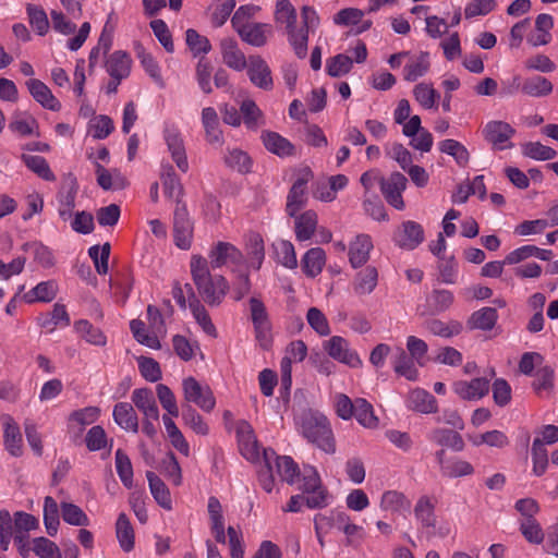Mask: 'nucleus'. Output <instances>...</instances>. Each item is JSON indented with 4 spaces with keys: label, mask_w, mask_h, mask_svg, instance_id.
Here are the masks:
<instances>
[{
    "label": "nucleus",
    "mask_w": 558,
    "mask_h": 558,
    "mask_svg": "<svg viewBox=\"0 0 558 558\" xmlns=\"http://www.w3.org/2000/svg\"><path fill=\"white\" fill-rule=\"evenodd\" d=\"M301 435L326 453L336 451V441L328 418L313 409H303L294 415Z\"/></svg>",
    "instance_id": "nucleus-1"
},
{
    "label": "nucleus",
    "mask_w": 558,
    "mask_h": 558,
    "mask_svg": "<svg viewBox=\"0 0 558 558\" xmlns=\"http://www.w3.org/2000/svg\"><path fill=\"white\" fill-rule=\"evenodd\" d=\"M296 10L290 0H277L275 21L284 27L288 41L298 58L304 59L305 29L299 31L296 26Z\"/></svg>",
    "instance_id": "nucleus-2"
},
{
    "label": "nucleus",
    "mask_w": 558,
    "mask_h": 558,
    "mask_svg": "<svg viewBox=\"0 0 558 558\" xmlns=\"http://www.w3.org/2000/svg\"><path fill=\"white\" fill-rule=\"evenodd\" d=\"M185 404L194 403L204 412H211L216 405V398L209 386L201 385L194 377L190 376L182 381Z\"/></svg>",
    "instance_id": "nucleus-3"
},
{
    "label": "nucleus",
    "mask_w": 558,
    "mask_h": 558,
    "mask_svg": "<svg viewBox=\"0 0 558 558\" xmlns=\"http://www.w3.org/2000/svg\"><path fill=\"white\" fill-rule=\"evenodd\" d=\"M314 178L313 171L308 168H302L293 182L288 196L286 211L294 217L307 203V183Z\"/></svg>",
    "instance_id": "nucleus-4"
},
{
    "label": "nucleus",
    "mask_w": 558,
    "mask_h": 558,
    "mask_svg": "<svg viewBox=\"0 0 558 558\" xmlns=\"http://www.w3.org/2000/svg\"><path fill=\"white\" fill-rule=\"evenodd\" d=\"M265 466H272L281 481L292 485L300 476L299 465L289 456H278L271 448L263 449Z\"/></svg>",
    "instance_id": "nucleus-5"
},
{
    "label": "nucleus",
    "mask_w": 558,
    "mask_h": 558,
    "mask_svg": "<svg viewBox=\"0 0 558 558\" xmlns=\"http://www.w3.org/2000/svg\"><path fill=\"white\" fill-rule=\"evenodd\" d=\"M482 133L485 141H487L495 150H505L513 147L511 138L514 136L515 130L505 121H488Z\"/></svg>",
    "instance_id": "nucleus-6"
},
{
    "label": "nucleus",
    "mask_w": 558,
    "mask_h": 558,
    "mask_svg": "<svg viewBox=\"0 0 558 558\" xmlns=\"http://www.w3.org/2000/svg\"><path fill=\"white\" fill-rule=\"evenodd\" d=\"M408 180L400 172H392L388 178L379 180L380 191L386 202L398 210L404 208L402 193L407 189Z\"/></svg>",
    "instance_id": "nucleus-7"
},
{
    "label": "nucleus",
    "mask_w": 558,
    "mask_h": 558,
    "mask_svg": "<svg viewBox=\"0 0 558 558\" xmlns=\"http://www.w3.org/2000/svg\"><path fill=\"white\" fill-rule=\"evenodd\" d=\"M434 256L437 257V268L439 279L447 284H453L458 276V263L453 251H449L448 246H430Z\"/></svg>",
    "instance_id": "nucleus-8"
},
{
    "label": "nucleus",
    "mask_w": 558,
    "mask_h": 558,
    "mask_svg": "<svg viewBox=\"0 0 558 558\" xmlns=\"http://www.w3.org/2000/svg\"><path fill=\"white\" fill-rule=\"evenodd\" d=\"M196 288L202 295L203 300L211 305H219L229 290V283L222 276H210L201 283L196 284Z\"/></svg>",
    "instance_id": "nucleus-9"
},
{
    "label": "nucleus",
    "mask_w": 558,
    "mask_h": 558,
    "mask_svg": "<svg viewBox=\"0 0 558 558\" xmlns=\"http://www.w3.org/2000/svg\"><path fill=\"white\" fill-rule=\"evenodd\" d=\"M163 138L172 160L182 172H187L189 161L186 157L184 141L178 128L170 125L163 131Z\"/></svg>",
    "instance_id": "nucleus-10"
},
{
    "label": "nucleus",
    "mask_w": 558,
    "mask_h": 558,
    "mask_svg": "<svg viewBox=\"0 0 558 558\" xmlns=\"http://www.w3.org/2000/svg\"><path fill=\"white\" fill-rule=\"evenodd\" d=\"M324 349L330 357L351 367H356L362 363L357 353L352 351L349 348V342L340 336H332L326 340Z\"/></svg>",
    "instance_id": "nucleus-11"
},
{
    "label": "nucleus",
    "mask_w": 558,
    "mask_h": 558,
    "mask_svg": "<svg viewBox=\"0 0 558 558\" xmlns=\"http://www.w3.org/2000/svg\"><path fill=\"white\" fill-rule=\"evenodd\" d=\"M247 75L250 81L264 90H270L274 86L271 71L266 61L259 56H251L248 59Z\"/></svg>",
    "instance_id": "nucleus-12"
},
{
    "label": "nucleus",
    "mask_w": 558,
    "mask_h": 558,
    "mask_svg": "<svg viewBox=\"0 0 558 558\" xmlns=\"http://www.w3.org/2000/svg\"><path fill=\"white\" fill-rule=\"evenodd\" d=\"M453 391L463 400H480L488 393L489 380L484 377L458 380L453 384Z\"/></svg>",
    "instance_id": "nucleus-13"
},
{
    "label": "nucleus",
    "mask_w": 558,
    "mask_h": 558,
    "mask_svg": "<svg viewBox=\"0 0 558 558\" xmlns=\"http://www.w3.org/2000/svg\"><path fill=\"white\" fill-rule=\"evenodd\" d=\"M77 190L78 185L76 179L70 175L64 180L61 190L58 193V211L63 220H68L72 216L73 209L75 207Z\"/></svg>",
    "instance_id": "nucleus-14"
},
{
    "label": "nucleus",
    "mask_w": 558,
    "mask_h": 558,
    "mask_svg": "<svg viewBox=\"0 0 558 558\" xmlns=\"http://www.w3.org/2000/svg\"><path fill=\"white\" fill-rule=\"evenodd\" d=\"M207 511L209 515L210 532L215 541L219 544L227 543L225 517L222 506L219 499L215 496L208 498Z\"/></svg>",
    "instance_id": "nucleus-15"
},
{
    "label": "nucleus",
    "mask_w": 558,
    "mask_h": 558,
    "mask_svg": "<svg viewBox=\"0 0 558 558\" xmlns=\"http://www.w3.org/2000/svg\"><path fill=\"white\" fill-rule=\"evenodd\" d=\"M26 86L32 97L45 109L51 111H59L61 109V102L40 80L31 78L26 82Z\"/></svg>",
    "instance_id": "nucleus-16"
},
{
    "label": "nucleus",
    "mask_w": 558,
    "mask_h": 558,
    "mask_svg": "<svg viewBox=\"0 0 558 558\" xmlns=\"http://www.w3.org/2000/svg\"><path fill=\"white\" fill-rule=\"evenodd\" d=\"M193 226L185 205H177L173 217L174 244H190Z\"/></svg>",
    "instance_id": "nucleus-17"
},
{
    "label": "nucleus",
    "mask_w": 558,
    "mask_h": 558,
    "mask_svg": "<svg viewBox=\"0 0 558 558\" xmlns=\"http://www.w3.org/2000/svg\"><path fill=\"white\" fill-rule=\"evenodd\" d=\"M134 405L143 413L148 420L158 421L159 410L155 396L149 388H138L133 390L131 396Z\"/></svg>",
    "instance_id": "nucleus-18"
},
{
    "label": "nucleus",
    "mask_w": 558,
    "mask_h": 558,
    "mask_svg": "<svg viewBox=\"0 0 558 558\" xmlns=\"http://www.w3.org/2000/svg\"><path fill=\"white\" fill-rule=\"evenodd\" d=\"M260 137L265 148L280 158L293 156L295 153L294 145L277 132L265 131Z\"/></svg>",
    "instance_id": "nucleus-19"
},
{
    "label": "nucleus",
    "mask_w": 558,
    "mask_h": 558,
    "mask_svg": "<svg viewBox=\"0 0 558 558\" xmlns=\"http://www.w3.org/2000/svg\"><path fill=\"white\" fill-rule=\"evenodd\" d=\"M222 60L227 66L235 71H242L248 62L244 53L232 38H225L220 43Z\"/></svg>",
    "instance_id": "nucleus-20"
},
{
    "label": "nucleus",
    "mask_w": 558,
    "mask_h": 558,
    "mask_svg": "<svg viewBox=\"0 0 558 558\" xmlns=\"http://www.w3.org/2000/svg\"><path fill=\"white\" fill-rule=\"evenodd\" d=\"M132 59L122 50L112 52L105 62V68L110 77L126 78L131 73Z\"/></svg>",
    "instance_id": "nucleus-21"
},
{
    "label": "nucleus",
    "mask_w": 558,
    "mask_h": 558,
    "mask_svg": "<svg viewBox=\"0 0 558 558\" xmlns=\"http://www.w3.org/2000/svg\"><path fill=\"white\" fill-rule=\"evenodd\" d=\"M408 58L403 69V78L408 82H415L428 72L430 66L429 53L425 51L413 56L409 53Z\"/></svg>",
    "instance_id": "nucleus-22"
},
{
    "label": "nucleus",
    "mask_w": 558,
    "mask_h": 558,
    "mask_svg": "<svg viewBox=\"0 0 558 558\" xmlns=\"http://www.w3.org/2000/svg\"><path fill=\"white\" fill-rule=\"evenodd\" d=\"M209 257L213 268L241 265L244 262V256L236 246H215Z\"/></svg>",
    "instance_id": "nucleus-23"
},
{
    "label": "nucleus",
    "mask_w": 558,
    "mask_h": 558,
    "mask_svg": "<svg viewBox=\"0 0 558 558\" xmlns=\"http://www.w3.org/2000/svg\"><path fill=\"white\" fill-rule=\"evenodd\" d=\"M95 173L98 185L105 191L123 190L128 185L126 179L119 170L110 171L98 161L95 162Z\"/></svg>",
    "instance_id": "nucleus-24"
},
{
    "label": "nucleus",
    "mask_w": 558,
    "mask_h": 558,
    "mask_svg": "<svg viewBox=\"0 0 558 558\" xmlns=\"http://www.w3.org/2000/svg\"><path fill=\"white\" fill-rule=\"evenodd\" d=\"M112 416L114 422L123 429L138 432V418L133 405L129 402H119L114 405Z\"/></svg>",
    "instance_id": "nucleus-25"
},
{
    "label": "nucleus",
    "mask_w": 558,
    "mask_h": 558,
    "mask_svg": "<svg viewBox=\"0 0 558 558\" xmlns=\"http://www.w3.org/2000/svg\"><path fill=\"white\" fill-rule=\"evenodd\" d=\"M428 439L439 446L449 447L452 450L460 452L464 449V440L462 436L452 429L435 428L429 435Z\"/></svg>",
    "instance_id": "nucleus-26"
},
{
    "label": "nucleus",
    "mask_w": 558,
    "mask_h": 558,
    "mask_svg": "<svg viewBox=\"0 0 558 558\" xmlns=\"http://www.w3.org/2000/svg\"><path fill=\"white\" fill-rule=\"evenodd\" d=\"M269 27L263 23H247L235 27L242 40L254 47H262L266 44V31Z\"/></svg>",
    "instance_id": "nucleus-27"
},
{
    "label": "nucleus",
    "mask_w": 558,
    "mask_h": 558,
    "mask_svg": "<svg viewBox=\"0 0 558 558\" xmlns=\"http://www.w3.org/2000/svg\"><path fill=\"white\" fill-rule=\"evenodd\" d=\"M223 160L228 168L241 174L248 173L252 170V158L242 149L228 147L226 149Z\"/></svg>",
    "instance_id": "nucleus-28"
},
{
    "label": "nucleus",
    "mask_w": 558,
    "mask_h": 558,
    "mask_svg": "<svg viewBox=\"0 0 558 558\" xmlns=\"http://www.w3.org/2000/svg\"><path fill=\"white\" fill-rule=\"evenodd\" d=\"M160 179L163 185L165 195L169 198L175 199L177 205H182L180 203V197L182 195L183 187L171 165H162Z\"/></svg>",
    "instance_id": "nucleus-29"
},
{
    "label": "nucleus",
    "mask_w": 558,
    "mask_h": 558,
    "mask_svg": "<svg viewBox=\"0 0 558 558\" xmlns=\"http://www.w3.org/2000/svg\"><path fill=\"white\" fill-rule=\"evenodd\" d=\"M202 123L205 130L206 140L210 144H222V132L219 128V118L213 107H206L202 111Z\"/></svg>",
    "instance_id": "nucleus-30"
},
{
    "label": "nucleus",
    "mask_w": 558,
    "mask_h": 558,
    "mask_svg": "<svg viewBox=\"0 0 558 558\" xmlns=\"http://www.w3.org/2000/svg\"><path fill=\"white\" fill-rule=\"evenodd\" d=\"M150 493L157 504L166 510L172 509L170 492L161 478L151 471L146 472Z\"/></svg>",
    "instance_id": "nucleus-31"
},
{
    "label": "nucleus",
    "mask_w": 558,
    "mask_h": 558,
    "mask_svg": "<svg viewBox=\"0 0 558 558\" xmlns=\"http://www.w3.org/2000/svg\"><path fill=\"white\" fill-rule=\"evenodd\" d=\"M408 401L409 407L417 412L428 414L437 411V400L430 392L424 389L417 388L412 390Z\"/></svg>",
    "instance_id": "nucleus-32"
},
{
    "label": "nucleus",
    "mask_w": 558,
    "mask_h": 558,
    "mask_svg": "<svg viewBox=\"0 0 558 558\" xmlns=\"http://www.w3.org/2000/svg\"><path fill=\"white\" fill-rule=\"evenodd\" d=\"M423 328L434 336L451 338L462 331V324L457 320L445 323L437 318H430L423 323Z\"/></svg>",
    "instance_id": "nucleus-33"
},
{
    "label": "nucleus",
    "mask_w": 558,
    "mask_h": 558,
    "mask_svg": "<svg viewBox=\"0 0 558 558\" xmlns=\"http://www.w3.org/2000/svg\"><path fill=\"white\" fill-rule=\"evenodd\" d=\"M551 82L545 76L534 75L522 82L521 92L530 97H545L553 92Z\"/></svg>",
    "instance_id": "nucleus-34"
},
{
    "label": "nucleus",
    "mask_w": 558,
    "mask_h": 558,
    "mask_svg": "<svg viewBox=\"0 0 558 558\" xmlns=\"http://www.w3.org/2000/svg\"><path fill=\"white\" fill-rule=\"evenodd\" d=\"M498 319V313L494 307H483L472 313L468 320L470 329H480L484 331L492 330Z\"/></svg>",
    "instance_id": "nucleus-35"
},
{
    "label": "nucleus",
    "mask_w": 558,
    "mask_h": 558,
    "mask_svg": "<svg viewBox=\"0 0 558 558\" xmlns=\"http://www.w3.org/2000/svg\"><path fill=\"white\" fill-rule=\"evenodd\" d=\"M317 229V214L314 210L295 217V234L300 242L308 241Z\"/></svg>",
    "instance_id": "nucleus-36"
},
{
    "label": "nucleus",
    "mask_w": 558,
    "mask_h": 558,
    "mask_svg": "<svg viewBox=\"0 0 558 558\" xmlns=\"http://www.w3.org/2000/svg\"><path fill=\"white\" fill-rule=\"evenodd\" d=\"M380 508L385 511L404 513L410 511L411 501L403 493L387 490L381 496Z\"/></svg>",
    "instance_id": "nucleus-37"
},
{
    "label": "nucleus",
    "mask_w": 558,
    "mask_h": 558,
    "mask_svg": "<svg viewBox=\"0 0 558 558\" xmlns=\"http://www.w3.org/2000/svg\"><path fill=\"white\" fill-rule=\"evenodd\" d=\"M414 515L424 527H435L437 517L435 504L428 496H421L414 507Z\"/></svg>",
    "instance_id": "nucleus-38"
},
{
    "label": "nucleus",
    "mask_w": 558,
    "mask_h": 558,
    "mask_svg": "<svg viewBox=\"0 0 558 558\" xmlns=\"http://www.w3.org/2000/svg\"><path fill=\"white\" fill-rule=\"evenodd\" d=\"M4 446L13 457L22 454V435L17 424L8 416L4 422Z\"/></svg>",
    "instance_id": "nucleus-39"
},
{
    "label": "nucleus",
    "mask_w": 558,
    "mask_h": 558,
    "mask_svg": "<svg viewBox=\"0 0 558 558\" xmlns=\"http://www.w3.org/2000/svg\"><path fill=\"white\" fill-rule=\"evenodd\" d=\"M377 281V269L373 266H368L364 270L357 272L353 283L354 292L359 295L371 294L375 290Z\"/></svg>",
    "instance_id": "nucleus-40"
},
{
    "label": "nucleus",
    "mask_w": 558,
    "mask_h": 558,
    "mask_svg": "<svg viewBox=\"0 0 558 558\" xmlns=\"http://www.w3.org/2000/svg\"><path fill=\"white\" fill-rule=\"evenodd\" d=\"M326 262L325 252L319 247H312L302 259L303 270L308 277H316L323 270Z\"/></svg>",
    "instance_id": "nucleus-41"
},
{
    "label": "nucleus",
    "mask_w": 558,
    "mask_h": 558,
    "mask_svg": "<svg viewBox=\"0 0 558 558\" xmlns=\"http://www.w3.org/2000/svg\"><path fill=\"white\" fill-rule=\"evenodd\" d=\"M116 534L121 548L129 553L134 548V531L125 513H120L116 523Z\"/></svg>",
    "instance_id": "nucleus-42"
},
{
    "label": "nucleus",
    "mask_w": 558,
    "mask_h": 558,
    "mask_svg": "<svg viewBox=\"0 0 558 558\" xmlns=\"http://www.w3.org/2000/svg\"><path fill=\"white\" fill-rule=\"evenodd\" d=\"M74 329L83 339H85L86 342L90 344L104 347L107 343V338L104 332L86 319L75 322Z\"/></svg>",
    "instance_id": "nucleus-43"
},
{
    "label": "nucleus",
    "mask_w": 558,
    "mask_h": 558,
    "mask_svg": "<svg viewBox=\"0 0 558 558\" xmlns=\"http://www.w3.org/2000/svg\"><path fill=\"white\" fill-rule=\"evenodd\" d=\"M412 359L403 349L399 348L395 359L393 369L395 372L405 377L408 380H416L418 372Z\"/></svg>",
    "instance_id": "nucleus-44"
},
{
    "label": "nucleus",
    "mask_w": 558,
    "mask_h": 558,
    "mask_svg": "<svg viewBox=\"0 0 558 558\" xmlns=\"http://www.w3.org/2000/svg\"><path fill=\"white\" fill-rule=\"evenodd\" d=\"M438 148L442 154L453 157L459 166H465L469 162L470 154L466 147L456 140L447 138L440 141Z\"/></svg>",
    "instance_id": "nucleus-45"
},
{
    "label": "nucleus",
    "mask_w": 558,
    "mask_h": 558,
    "mask_svg": "<svg viewBox=\"0 0 558 558\" xmlns=\"http://www.w3.org/2000/svg\"><path fill=\"white\" fill-rule=\"evenodd\" d=\"M22 160L25 163V166L32 170L34 173H36L39 178L46 180V181H54L56 175L51 171L49 163L47 160L38 155H22Z\"/></svg>",
    "instance_id": "nucleus-46"
},
{
    "label": "nucleus",
    "mask_w": 558,
    "mask_h": 558,
    "mask_svg": "<svg viewBox=\"0 0 558 558\" xmlns=\"http://www.w3.org/2000/svg\"><path fill=\"white\" fill-rule=\"evenodd\" d=\"M57 286L53 281L39 282L35 288L24 294L27 303L33 302H50L56 298Z\"/></svg>",
    "instance_id": "nucleus-47"
},
{
    "label": "nucleus",
    "mask_w": 558,
    "mask_h": 558,
    "mask_svg": "<svg viewBox=\"0 0 558 558\" xmlns=\"http://www.w3.org/2000/svg\"><path fill=\"white\" fill-rule=\"evenodd\" d=\"M353 416L361 425L367 428H374L378 424V418L374 414L373 405L363 398L355 399Z\"/></svg>",
    "instance_id": "nucleus-48"
},
{
    "label": "nucleus",
    "mask_w": 558,
    "mask_h": 558,
    "mask_svg": "<svg viewBox=\"0 0 558 558\" xmlns=\"http://www.w3.org/2000/svg\"><path fill=\"white\" fill-rule=\"evenodd\" d=\"M413 96L424 109L436 108V102L440 97L439 93L432 85L426 83L415 85Z\"/></svg>",
    "instance_id": "nucleus-49"
},
{
    "label": "nucleus",
    "mask_w": 558,
    "mask_h": 558,
    "mask_svg": "<svg viewBox=\"0 0 558 558\" xmlns=\"http://www.w3.org/2000/svg\"><path fill=\"white\" fill-rule=\"evenodd\" d=\"M182 420L198 435L205 436L209 433L208 425L191 404H182Z\"/></svg>",
    "instance_id": "nucleus-50"
},
{
    "label": "nucleus",
    "mask_w": 558,
    "mask_h": 558,
    "mask_svg": "<svg viewBox=\"0 0 558 558\" xmlns=\"http://www.w3.org/2000/svg\"><path fill=\"white\" fill-rule=\"evenodd\" d=\"M532 472L535 476H542L548 466V452L541 438H535L532 445Z\"/></svg>",
    "instance_id": "nucleus-51"
},
{
    "label": "nucleus",
    "mask_w": 558,
    "mask_h": 558,
    "mask_svg": "<svg viewBox=\"0 0 558 558\" xmlns=\"http://www.w3.org/2000/svg\"><path fill=\"white\" fill-rule=\"evenodd\" d=\"M44 523L46 531L50 536H54L58 532L59 526V509L57 501L47 496L44 502Z\"/></svg>",
    "instance_id": "nucleus-52"
},
{
    "label": "nucleus",
    "mask_w": 558,
    "mask_h": 558,
    "mask_svg": "<svg viewBox=\"0 0 558 558\" xmlns=\"http://www.w3.org/2000/svg\"><path fill=\"white\" fill-rule=\"evenodd\" d=\"M137 58L145 72L159 87L162 88L165 86V82L160 73V66L155 58L142 47L137 50Z\"/></svg>",
    "instance_id": "nucleus-53"
},
{
    "label": "nucleus",
    "mask_w": 558,
    "mask_h": 558,
    "mask_svg": "<svg viewBox=\"0 0 558 558\" xmlns=\"http://www.w3.org/2000/svg\"><path fill=\"white\" fill-rule=\"evenodd\" d=\"M130 329L135 340L141 344L147 345L151 349H160L161 344L158 337L147 332L144 322L140 319L131 320Z\"/></svg>",
    "instance_id": "nucleus-54"
},
{
    "label": "nucleus",
    "mask_w": 558,
    "mask_h": 558,
    "mask_svg": "<svg viewBox=\"0 0 558 558\" xmlns=\"http://www.w3.org/2000/svg\"><path fill=\"white\" fill-rule=\"evenodd\" d=\"M116 469L123 485L131 488L133 486V468L130 458L122 449L116 451Z\"/></svg>",
    "instance_id": "nucleus-55"
},
{
    "label": "nucleus",
    "mask_w": 558,
    "mask_h": 558,
    "mask_svg": "<svg viewBox=\"0 0 558 558\" xmlns=\"http://www.w3.org/2000/svg\"><path fill=\"white\" fill-rule=\"evenodd\" d=\"M26 12L32 27L39 36L48 33L49 21L45 10L34 4H27Z\"/></svg>",
    "instance_id": "nucleus-56"
},
{
    "label": "nucleus",
    "mask_w": 558,
    "mask_h": 558,
    "mask_svg": "<svg viewBox=\"0 0 558 558\" xmlns=\"http://www.w3.org/2000/svg\"><path fill=\"white\" fill-rule=\"evenodd\" d=\"M353 60L343 53L331 57L326 62V71L331 77H339L349 73L352 69Z\"/></svg>",
    "instance_id": "nucleus-57"
},
{
    "label": "nucleus",
    "mask_w": 558,
    "mask_h": 558,
    "mask_svg": "<svg viewBox=\"0 0 558 558\" xmlns=\"http://www.w3.org/2000/svg\"><path fill=\"white\" fill-rule=\"evenodd\" d=\"M185 41L194 57L207 54L211 50V45L208 38L198 34V32L193 28H189L186 31Z\"/></svg>",
    "instance_id": "nucleus-58"
},
{
    "label": "nucleus",
    "mask_w": 558,
    "mask_h": 558,
    "mask_svg": "<svg viewBox=\"0 0 558 558\" xmlns=\"http://www.w3.org/2000/svg\"><path fill=\"white\" fill-rule=\"evenodd\" d=\"M62 519L76 526H86L89 524V519L85 512L76 505L71 502H61Z\"/></svg>",
    "instance_id": "nucleus-59"
},
{
    "label": "nucleus",
    "mask_w": 558,
    "mask_h": 558,
    "mask_svg": "<svg viewBox=\"0 0 558 558\" xmlns=\"http://www.w3.org/2000/svg\"><path fill=\"white\" fill-rule=\"evenodd\" d=\"M190 310L193 314V317L196 319V322L199 324V326L203 328V330L213 337L217 336V330L215 325L213 324L206 308L201 303L199 300H193V303L190 304Z\"/></svg>",
    "instance_id": "nucleus-60"
},
{
    "label": "nucleus",
    "mask_w": 558,
    "mask_h": 558,
    "mask_svg": "<svg viewBox=\"0 0 558 558\" xmlns=\"http://www.w3.org/2000/svg\"><path fill=\"white\" fill-rule=\"evenodd\" d=\"M240 110L241 120L243 119L245 126L252 130L257 129L263 117L257 105L253 100L246 99L242 101Z\"/></svg>",
    "instance_id": "nucleus-61"
},
{
    "label": "nucleus",
    "mask_w": 558,
    "mask_h": 558,
    "mask_svg": "<svg viewBox=\"0 0 558 558\" xmlns=\"http://www.w3.org/2000/svg\"><path fill=\"white\" fill-rule=\"evenodd\" d=\"M473 472H474V468L472 466V464L470 462L454 458V459H449L447 461L446 465H444L441 475L446 476V477L453 478V477L471 475V474H473Z\"/></svg>",
    "instance_id": "nucleus-62"
},
{
    "label": "nucleus",
    "mask_w": 558,
    "mask_h": 558,
    "mask_svg": "<svg viewBox=\"0 0 558 558\" xmlns=\"http://www.w3.org/2000/svg\"><path fill=\"white\" fill-rule=\"evenodd\" d=\"M523 154L535 160H551L557 156V151L539 142H530L523 146Z\"/></svg>",
    "instance_id": "nucleus-63"
},
{
    "label": "nucleus",
    "mask_w": 558,
    "mask_h": 558,
    "mask_svg": "<svg viewBox=\"0 0 558 558\" xmlns=\"http://www.w3.org/2000/svg\"><path fill=\"white\" fill-rule=\"evenodd\" d=\"M114 130V124L108 116H98L89 123V133L94 138L104 140Z\"/></svg>",
    "instance_id": "nucleus-64"
}]
</instances>
